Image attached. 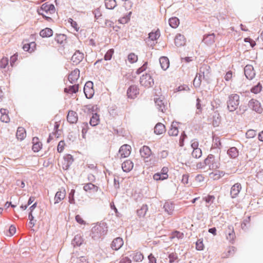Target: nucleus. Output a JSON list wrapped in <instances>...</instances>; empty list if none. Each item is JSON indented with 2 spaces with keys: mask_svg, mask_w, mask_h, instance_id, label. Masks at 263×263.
<instances>
[{
  "mask_svg": "<svg viewBox=\"0 0 263 263\" xmlns=\"http://www.w3.org/2000/svg\"><path fill=\"white\" fill-rule=\"evenodd\" d=\"M107 231V228L104 224H97L92 227L91 229V236L93 239H98L101 236L106 234Z\"/></svg>",
  "mask_w": 263,
  "mask_h": 263,
  "instance_id": "obj_1",
  "label": "nucleus"
},
{
  "mask_svg": "<svg viewBox=\"0 0 263 263\" xmlns=\"http://www.w3.org/2000/svg\"><path fill=\"white\" fill-rule=\"evenodd\" d=\"M239 104V96L237 94H232L229 97L227 101V107L230 111L235 110Z\"/></svg>",
  "mask_w": 263,
  "mask_h": 263,
  "instance_id": "obj_2",
  "label": "nucleus"
},
{
  "mask_svg": "<svg viewBox=\"0 0 263 263\" xmlns=\"http://www.w3.org/2000/svg\"><path fill=\"white\" fill-rule=\"evenodd\" d=\"M140 83L141 85L145 87L149 88L154 85V80L149 74L146 73L142 75L140 79Z\"/></svg>",
  "mask_w": 263,
  "mask_h": 263,
  "instance_id": "obj_3",
  "label": "nucleus"
},
{
  "mask_svg": "<svg viewBox=\"0 0 263 263\" xmlns=\"http://www.w3.org/2000/svg\"><path fill=\"white\" fill-rule=\"evenodd\" d=\"M204 164L211 170H215L219 167V164L215 161L214 155L210 154L204 160Z\"/></svg>",
  "mask_w": 263,
  "mask_h": 263,
  "instance_id": "obj_4",
  "label": "nucleus"
},
{
  "mask_svg": "<svg viewBox=\"0 0 263 263\" xmlns=\"http://www.w3.org/2000/svg\"><path fill=\"white\" fill-rule=\"evenodd\" d=\"M55 11L54 6L52 4H44L42 5L41 9L39 11V13L45 16L43 12L46 13L49 12L50 14L53 13Z\"/></svg>",
  "mask_w": 263,
  "mask_h": 263,
  "instance_id": "obj_5",
  "label": "nucleus"
},
{
  "mask_svg": "<svg viewBox=\"0 0 263 263\" xmlns=\"http://www.w3.org/2000/svg\"><path fill=\"white\" fill-rule=\"evenodd\" d=\"M248 105L250 108L258 113H261L262 111L260 102L255 99H251L249 102Z\"/></svg>",
  "mask_w": 263,
  "mask_h": 263,
  "instance_id": "obj_6",
  "label": "nucleus"
},
{
  "mask_svg": "<svg viewBox=\"0 0 263 263\" xmlns=\"http://www.w3.org/2000/svg\"><path fill=\"white\" fill-rule=\"evenodd\" d=\"M131 147L130 145L125 144L121 146L119 151L120 158H126L130 154Z\"/></svg>",
  "mask_w": 263,
  "mask_h": 263,
  "instance_id": "obj_7",
  "label": "nucleus"
},
{
  "mask_svg": "<svg viewBox=\"0 0 263 263\" xmlns=\"http://www.w3.org/2000/svg\"><path fill=\"white\" fill-rule=\"evenodd\" d=\"M244 72L246 78L249 80L253 79L255 73L253 66L251 65H247L244 68Z\"/></svg>",
  "mask_w": 263,
  "mask_h": 263,
  "instance_id": "obj_8",
  "label": "nucleus"
},
{
  "mask_svg": "<svg viewBox=\"0 0 263 263\" xmlns=\"http://www.w3.org/2000/svg\"><path fill=\"white\" fill-rule=\"evenodd\" d=\"M84 59V54L79 50H77L71 57V61L73 65H78Z\"/></svg>",
  "mask_w": 263,
  "mask_h": 263,
  "instance_id": "obj_9",
  "label": "nucleus"
},
{
  "mask_svg": "<svg viewBox=\"0 0 263 263\" xmlns=\"http://www.w3.org/2000/svg\"><path fill=\"white\" fill-rule=\"evenodd\" d=\"M241 190V185L239 183L234 184L231 189L230 195L232 198L237 197Z\"/></svg>",
  "mask_w": 263,
  "mask_h": 263,
  "instance_id": "obj_10",
  "label": "nucleus"
},
{
  "mask_svg": "<svg viewBox=\"0 0 263 263\" xmlns=\"http://www.w3.org/2000/svg\"><path fill=\"white\" fill-rule=\"evenodd\" d=\"M123 245V240L121 237L115 238L111 243V248L112 250L117 251L120 249Z\"/></svg>",
  "mask_w": 263,
  "mask_h": 263,
  "instance_id": "obj_11",
  "label": "nucleus"
},
{
  "mask_svg": "<svg viewBox=\"0 0 263 263\" xmlns=\"http://www.w3.org/2000/svg\"><path fill=\"white\" fill-rule=\"evenodd\" d=\"M139 94V89L136 85L130 86L127 91V95L128 98L134 99Z\"/></svg>",
  "mask_w": 263,
  "mask_h": 263,
  "instance_id": "obj_12",
  "label": "nucleus"
},
{
  "mask_svg": "<svg viewBox=\"0 0 263 263\" xmlns=\"http://www.w3.org/2000/svg\"><path fill=\"white\" fill-rule=\"evenodd\" d=\"M66 191L65 189H61L58 191L54 196V204H57L63 200L66 196Z\"/></svg>",
  "mask_w": 263,
  "mask_h": 263,
  "instance_id": "obj_13",
  "label": "nucleus"
},
{
  "mask_svg": "<svg viewBox=\"0 0 263 263\" xmlns=\"http://www.w3.org/2000/svg\"><path fill=\"white\" fill-rule=\"evenodd\" d=\"M155 103L157 109L162 112H164L166 110V105L164 101L161 98H155Z\"/></svg>",
  "mask_w": 263,
  "mask_h": 263,
  "instance_id": "obj_14",
  "label": "nucleus"
},
{
  "mask_svg": "<svg viewBox=\"0 0 263 263\" xmlns=\"http://www.w3.org/2000/svg\"><path fill=\"white\" fill-rule=\"evenodd\" d=\"M226 234L227 240L233 243L235 238V234L233 227L231 226H228V230L226 231Z\"/></svg>",
  "mask_w": 263,
  "mask_h": 263,
  "instance_id": "obj_15",
  "label": "nucleus"
},
{
  "mask_svg": "<svg viewBox=\"0 0 263 263\" xmlns=\"http://www.w3.org/2000/svg\"><path fill=\"white\" fill-rule=\"evenodd\" d=\"M80 77V70L76 68L69 74L68 76V80L70 83H75Z\"/></svg>",
  "mask_w": 263,
  "mask_h": 263,
  "instance_id": "obj_16",
  "label": "nucleus"
},
{
  "mask_svg": "<svg viewBox=\"0 0 263 263\" xmlns=\"http://www.w3.org/2000/svg\"><path fill=\"white\" fill-rule=\"evenodd\" d=\"M77 113L74 111L71 110L68 112L67 116V121L70 124L76 123L78 121Z\"/></svg>",
  "mask_w": 263,
  "mask_h": 263,
  "instance_id": "obj_17",
  "label": "nucleus"
},
{
  "mask_svg": "<svg viewBox=\"0 0 263 263\" xmlns=\"http://www.w3.org/2000/svg\"><path fill=\"white\" fill-rule=\"evenodd\" d=\"M133 166L134 163L130 160H127L122 164V168L125 172H129L133 168Z\"/></svg>",
  "mask_w": 263,
  "mask_h": 263,
  "instance_id": "obj_18",
  "label": "nucleus"
},
{
  "mask_svg": "<svg viewBox=\"0 0 263 263\" xmlns=\"http://www.w3.org/2000/svg\"><path fill=\"white\" fill-rule=\"evenodd\" d=\"M203 42L208 45H211L215 42V34L211 33L204 35Z\"/></svg>",
  "mask_w": 263,
  "mask_h": 263,
  "instance_id": "obj_19",
  "label": "nucleus"
},
{
  "mask_svg": "<svg viewBox=\"0 0 263 263\" xmlns=\"http://www.w3.org/2000/svg\"><path fill=\"white\" fill-rule=\"evenodd\" d=\"M140 153L142 157L144 158H147L151 156L152 152L150 148L148 146H143L140 149Z\"/></svg>",
  "mask_w": 263,
  "mask_h": 263,
  "instance_id": "obj_20",
  "label": "nucleus"
},
{
  "mask_svg": "<svg viewBox=\"0 0 263 263\" xmlns=\"http://www.w3.org/2000/svg\"><path fill=\"white\" fill-rule=\"evenodd\" d=\"M185 38L181 34H177L175 38V44L176 46L180 47L185 44Z\"/></svg>",
  "mask_w": 263,
  "mask_h": 263,
  "instance_id": "obj_21",
  "label": "nucleus"
},
{
  "mask_svg": "<svg viewBox=\"0 0 263 263\" xmlns=\"http://www.w3.org/2000/svg\"><path fill=\"white\" fill-rule=\"evenodd\" d=\"M227 154L232 159L236 158L239 155L238 149L235 147H231L227 151Z\"/></svg>",
  "mask_w": 263,
  "mask_h": 263,
  "instance_id": "obj_22",
  "label": "nucleus"
},
{
  "mask_svg": "<svg viewBox=\"0 0 263 263\" xmlns=\"http://www.w3.org/2000/svg\"><path fill=\"white\" fill-rule=\"evenodd\" d=\"M177 122H173L170 129L168 130V134L170 136H176L178 135L179 130L177 127L178 124Z\"/></svg>",
  "mask_w": 263,
  "mask_h": 263,
  "instance_id": "obj_23",
  "label": "nucleus"
},
{
  "mask_svg": "<svg viewBox=\"0 0 263 263\" xmlns=\"http://www.w3.org/2000/svg\"><path fill=\"white\" fill-rule=\"evenodd\" d=\"M32 150L34 152H38L41 148L42 144L41 142L39 141V138L37 137H34L32 139Z\"/></svg>",
  "mask_w": 263,
  "mask_h": 263,
  "instance_id": "obj_24",
  "label": "nucleus"
},
{
  "mask_svg": "<svg viewBox=\"0 0 263 263\" xmlns=\"http://www.w3.org/2000/svg\"><path fill=\"white\" fill-rule=\"evenodd\" d=\"M83 189L86 192L95 193L98 191L99 187L91 183H88L84 184Z\"/></svg>",
  "mask_w": 263,
  "mask_h": 263,
  "instance_id": "obj_25",
  "label": "nucleus"
},
{
  "mask_svg": "<svg viewBox=\"0 0 263 263\" xmlns=\"http://www.w3.org/2000/svg\"><path fill=\"white\" fill-rule=\"evenodd\" d=\"M160 64L162 69L164 70H166L170 65L168 59L166 57H162L159 59Z\"/></svg>",
  "mask_w": 263,
  "mask_h": 263,
  "instance_id": "obj_26",
  "label": "nucleus"
},
{
  "mask_svg": "<svg viewBox=\"0 0 263 263\" xmlns=\"http://www.w3.org/2000/svg\"><path fill=\"white\" fill-rule=\"evenodd\" d=\"M165 132V127L161 123H158L154 128V132L157 135H161Z\"/></svg>",
  "mask_w": 263,
  "mask_h": 263,
  "instance_id": "obj_27",
  "label": "nucleus"
},
{
  "mask_svg": "<svg viewBox=\"0 0 263 263\" xmlns=\"http://www.w3.org/2000/svg\"><path fill=\"white\" fill-rule=\"evenodd\" d=\"M26 136V130L24 128L22 127H19L17 128L16 133V138L20 140H23Z\"/></svg>",
  "mask_w": 263,
  "mask_h": 263,
  "instance_id": "obj_28",
  "label": "nucleus"
},
{
  "mask_svg": "<svg viewBox=\"0 0 263 263\" xmlns=\"http://www.w3.org/2000/svg\"><path fill=\"white\" fill-rule=\"evenodd\" d=\"M224 173L222 171H216L210 173V177L213 180H218L221 177H223Z\"/></svg>",
  "mask_w": 263,
  "mask_h": 263,
  "instance_id": "obj_29",
  "label": "nucleus"
},
{
  "mask_svg": "<svg viewBox=\"0 0 263 263\" xmlns=\"http://www.w3.org/2000/svg\"><path fill=\"white\" fill-rule=\"evenodd\" d=\"M163 208L169 215H172L174 210V205L172 203L166 202L164 204Z\"/></svg>",
  "mask_w": 263,
  "mask_h": 263,
  "instance_id": "obj_30",
  "label": "nucleus"
},
{
  "mask_svg": "<svg viewBox=\"0 0 263 263\" xmlns=\"http://www.w3.org/2000/svg\"><path fill=\"white\" fill-rule=\"evenodd\" d=\"M53 34V31L49 28H46L42 29L40 32V35L43 37H48L52 36Z\"/></svg>",
  "mask_w": 263,
  "mask_h": 263,
  "instance_id": "obj_31",
  "label": "nucleus"
},
{
  "mask_svg": "<svg viewBox=\"0 0 263 263\" xmlns=\"http://www.w3.org/2000/svg\"><path fill=\"white\" fill-rule=\"evenodd\" d=\"M130 256L136 262L142 261L144 258L143 254L139 252H135Z\"/></svg>",
  "mask_w": 263,
  "mask_h": 263,
  "instance_id": "obj_32",
  "label": "nucleus"
},
{
  "mask_svg": "<svg viewBox=\"0 0 263 263\" xmlns=\"http://www.w3.org/2000/svg\"><path fill=\"white\" fill-rule=\"evenodd\" d=\"M100 121L99 116L98 114H92V116L90 118L89 123L92 126H95L97 125Z\"/></svg>",
  "mask_w": 263,
  "mask_h": 263,
  "instance_id": "obj_33",
  "label": "nucleus"
},
{
  "mask_svg": "<svg viewBox=\"0 0 263 263\" xmlns=\"http://www.w3.org/2000/svg\"><path fill=\"white\" fill-rule=\"evenodd\" d=\"M79 85L75 84L72 86H70L67 88L64 89V91L66 93L72 94L76 93L78 91Z\"/></svg>",
  "mask_w": 263,
  "mask_h": 263,
  "instance_id": "obj_34",
  "label": "nucleus"
},
{
  "mask_svg": "<svg viewBox=\"0 0 263 263\" xmlns=\"http://www.w3.org/2000/svg\"><path fill=\"white\" fill-rule=\"evenodd\" d=\"M64 159L66 169H67L73 161V157L70 154H67L64 156Z\"/></svg>",
  "mask_w": 263,
  "mask_h": 263,
  "instance_id": "obj_35",
  "label": "nucleus"
},
{
  "mask_svg": "<svg viewBox=\"0 0 263 263\" xmlns=\"http://www.w3.org/2000/svg\"><path fill=\"white\" fill-rule=\"evenodd\" d=\"M148 210V206L146 204H143L140 209L137 211V214L139 217H144Z\"/></svg>",
  "mask_w": 263,
  "mask_h": 263,
  "instance_id": "obj_36",
  "label": "nucleus"
},
{
  "mask_svg": "<svg viewBox=\"0 0 263 263\" xmlns=\"http://www.w3.org/2000/svg\"><path fill=\"white\" fill-rule=\"evenodd\" d=\"M169 24L173 28H176L179 24V20L176 17H173L169 20Z\"/></svg>",
  "mask_w": 263,
  "mask_h": 263,
  "instance_id": "obj_37",
  "label": "nucleus"
},
{
  "mask_svg": "<svg viewBox=\"0 0 263 263\" xmlns=\"http://www.w3.org/2000/svg\"><path fill=\"white\" fill-rule=\"evenodd\" d=\"M105 5L107 9H112L116 6L117 3L115 0H105Z\"/></svg>",
  "mask_w": 263,
  "mask_h": 263,
  "instance_id": "obj_38",
  "label": "nucleus"
},
{
  "mask_svg": "<svg viewBox=\"0 0 263 263\" xmlns=\"http://www.w3.org/2000/svg\"><path fill=\"white\" fill-rule=\"evenodd\" d=\"M84 92L87 98L90 99L93 97L95 92L93 88L84 87Z\"/></svg>",
  "mask_w": 263,
  "mask_h": 263,
  "instance_id": "obj_39",
  "label": "nucleus"
},
{
  "mask_svg": "<svg viewBox=\"0 0 263 263\" xmlns=\"http://www.w3.org/2000/svg\"><path fill=\"white\" fill-rule=\"evenodd\" d=\"M198 76L197 75L193 81V84L195 87H198L200 85L201 82V78L204 76L200 73H198Z\"/></svg>",
  "mask_w": 263,
  "mask_h": 263,
  "instance_id": "obj_40",
  "label": "nucleus"
},
{
  "mask_svg": "<svg viewBox=\"0 0 263 263\" xmlns=\"http://www.w3.org/2000/svg\"><path fill=\"white\" fill-rule=\"evenodd\" d=\"M83 240L81 238V236L77 235L75 236L74 238L72 240V243L74 245H77L78 246H80L82 244Z\"/></svg>",
  "mask_w": 263,
  "mask_h": 263,
  "instance_id": "obj_41",
  "label": "nucleus"
},
{
  "mask_svg": "<svg viewBox=\"0 0 263 263\" xmlns=\"http://www.w3.org/2000/svg\"><path fill=\"white\" fill-rule=\"evenodd\" d=\"M192 156L195 158H199L202 156V151L200 148H195L192 153Z\"/></svg>",
  "mask_w": 263,
  "mask_h": 263,
  "instance_id": "obj_42",
  "label": "nucleus"
},
{
  "mask_svg": "<svg viewBox=\"0 0 263 263\" xmlns=\"http://www.w3.org/2000/svg\"><path fill=\"white\" fill-rule=\"evenodd\" d=\"M128 60L130 63H134L138 60V56L134 53H130L128 55Z\"/></svg>",
  "mask_w": 263,
  "mask_h": 263,
  "instance_id": "obj_43",
  "label": "nucleus"
},
{
  "mask_svg": "<svg viewBox=\"0 0 263 263\" xmlns=\"http://www.w3.org/2000/svg\"><path fill=\"white\" fill-rule=\"evenodd\" d=\"M114 52V50L113 49H110L108 50L104 55V60L105 61H108L111 60Z\"/></svg>",
  "mask_w": 263,
  "mask_h": 263,
  "instance_id": "obj_44",
  "label": "nucleus"
},
{
  "mask_svg": "<svg viewBox=\"0 0 263 263\" xmlns=\"http://www.w3.org/2000/svg\"><path fill=\"white\" fill-rule=\"evenodd\" d=\"M159 36L160 33L159 31H156L155 32H152L149 33V38L152 41L156 40Z\"/></svg>",
  "mask_w": 263,
  "mask_h": 263,
  "instance_id": "obj_45",
  "label": "nucleus"
},
{
  "mask_svg": "<svg viewBox=\"0 0 263 263\" xmlns=\"http://www.w3.org/2000/svg\"><path fill=\"white\" fill-rule=\"evenodd\" d=\"M261 85L259 83L256 85H255V86L251 88V92L256 94L258 93L261 91Z\"/></svg>",
  "mask_w": 263,
  "mask_h": 263,
  "instance_id": "obj_46",
  "label": "nucleus"
},
{
  "mask_svg": "<svg viewBox=\"0 0 263 263\" xmlns=\"http://www.w3.org/2000/svg\"><path fill=\"white\" fill-rule=\"evenodd\" d=\"M8 59L7 58H3L0 61V67L2 68H5L8 64Z\"/></svg>",
  "mask_w": 263,
  "mask_h": 263,
  "instance_id": "obj_47",
  "label": "nucleus"
},
{
  "mask_svg": "<svg viewBox=\"0 0 263 263\" xmlns=\"http://www.w3.org/2000/svg\"><path fill=\"white\" fill-rule=\"evenodd\" d=\"M246 135L247 138H253L256 136V132L253 129L248 130L247 132Z\"/></svg>",
  "mask_w": 263,
  "mask_h": 263,
  "instance_id": "obj_48",
  "label": "nucleus"
},
{
  "mask_svg": "<svg viewBox=\"0 0 263 263\" xmlns=\"http://www.w3.org/2000/svg\"><path fill=\"white\" fill-rule=\"evenodd\" d=\"M163 175L162 174H161L160 173H157L154 175L153 179L156 181L164 180L167 179V178H163Z\"/></svg>",
  "mask_w": 263,
  "mask_h": 263,
  "instance_id": "obj_49",
  "label": "nucleus"
},
{
  "mask_svg": "<svg viewBox=\"0 0 263 263\" xmlns=\"http://www.w3.org/2000/svg\"><path fill=\"white\" fill-rule=\"evenodd\" d=\"M82 137L83 138H85V134H86L87 132L88 129V124L87 123H83L82 125Z\"/></svg>",
  "mask_w": 263,
  "mask_h": 263,
  "instance_id": "obj_50",
  "label": "nucleus"
},
{
  "mask_svg": "<svg viewBox=\"0 0 263 263\" xmlns=\"http://www.w3.org/2000/svg\"><path fill=\"white\" fill-rule=\"evenodd\" d=\"M75 191L74 190H71L70 193L69 194V202L71 204L74 203V194Z\"/></svg>",
  "mask_w": 263,
  "mask_h": 263,
  "instance_id": "obj_51",
  "label": "nucleus"
},
{
  "mask_svg": "<svg viewBox=\"0 0 263 263\" xmlns=\"http://www.w3.org/2000/svg\"><path fill=\"white\" fill-rule=\"evenodd\" d=\"M66 39V36L64 34H59L55 38V41L59 43H62L63 41Z\"/></svg>",
  "mask_w": 263,
  "mask_h": 263,
  "instance_id": "obj_52",
  "label": "nucleus"
},
{
  "mask_svg": "<svg viewBox=\"0 0 263 263\" xmlns=\"http://www.w3.org/2000/svg\"><path fill=\"white\" fill-rule=\"evenodd\" d=\"M76 263H88V261L86 257L81 256L76 259Z\"/></svg>",
  "mask_w": 263,
  "mask_h": 263,
  "instance_id": "obj_53",
  "label": "nucleus"
},
{
  "mask_svg": "<svg viewBox=\"0 0 263 263\" xmlns=\"http://www.w3.org/2000/svg\"><path fill=\"white\" fill-rule=\"evenodd\" d=\"M68 22L71 24V26L75 29L76 31H78L79 27L76 22L74 21L71 18H69Z\"/></svg>",
  "mask_w": 263,
  "mask_h": 263,
  "instance_id": "obj_54",
  "label": "nucleus"
},
{
  "mask_svg": "<svg viewBox=\"0 0 263 263\" xmlns=\"http://www.w3.org/2000/svg\"><path fill=\"white\" fill-rule=\"evenodd\" d=\"M147 63L145 62L141 67L139 68L136 71L138 74H140L143 71H145L147 68Z\"/></svg>",
  "mask_w": 263,
  "mask_h": 263,
  "instance_id": "obj_55",
  "label": "nucleus"
},
{
  "mask_svg": "<svg viewBox=\"0 0 263 263\" xmlns=\"http://www.w3.org/2000/svg\"><path fill=\"white\" fill-rule=\"evenodd\" d=\"M168 170L167 167H163L160 173L162 174L163 176V178H168Z\"/></svg>",
  "mask_w": 263,
  "mask_h": 263,
  "instance_id": "obj_56",
  "label": "nucleus"
},
{
  "mask_svg": "<svg viewBox=\"0 0 263 263\" xmlns=\"http://www.w3.org/2000/svg\"><path fill=\"white\" fill-rule=\"evenodd\" d=\"M203 244L202 241L198 240L196 243V248L198 250H202L203 249Z\"/></svg>",
  "mask_w": 263,
  "mask_h": 263,
  "instance_id": "obj_57",
  "label": "nucleus"
},
{
  "mask_svg": "<svg viewBox=\"0 0 263 263\" xmlns=\"http://www.w3.org/2000/svg\"><path fill=\"white\" fill-rule=\"evenodd\" d=\"M64 145L65 143L64 141H61L59 142L57 147V150L59 153H61L63 151Z\"/></svg>",
  "mask_w": 263,
  "mask_h": 263,
  "instance_id": "obj_58",
  "label": "nucleus"
},
{
  "mask_svg": "<svg viewBox=\"0 0 263 263\" xmlns=\"http://www.w3.org/2000/svg\"><path fill=\"white\" fill-rule=\"evenodd\" d=\"M170 263L174 262L178 258L176 254L171 253L168 256Z\"/></svg>",
  "mask_w": 263,
  "mask_h": 263,
  "instance_id": "obj_59",
  "label": "nucleus"
},
{
  "mask_svg": "<svg viewBox=\"0 0 263 263\" xmlns=\"http://www.w3.org/2000/svg\"><path fill=\"white\" fill-rule=\"evenodd\" d=\"M256 177L257 179L262 181L263 180V170H260L257 172Z\"/></svg>",
  "mask_w": 263,
  "mask_h": 263,
  "instance_id": "obj_60",
  "label": "nucleus"
},
{
  "mask_svg": "<svg viewBox=\"0 0 263 263\" xmlns=\"http://www.w3.org/2000/svg\"><path fill=\"white\" fill-rule=\"evenodd\" d=\"M0 119L2 122H5V123H8L10 121V118H9L8 114L1 115Z\"/></svg>",
  "mask_w": 263,
  "mask_h": 263,
  "instance_id": "obj_61",
  "label": "nucleus"
},
{
  "mask_svg": "<svg viewBox=\"0 0 263 263\" xmlns=\"http://www.w3.org/2000/svg\"><path fill=\"white\" fill-rule=\"evenodd\" d=\"M188 180H189L188 175H187V174L183 175L182 177V180H181L182 182L184 184H187L189 183Z\"/></svg>",
  "mask_w": 263,
  "mask_h": 263,
  "instance_id": "obj_62",
  "label": "nucleus"
},
{
  "mask_svg": "<svg viewBox=\"0 0 263 263\" xmlns=\"http://www.w3.org/2000/svg\"><path fill=\"white\" fill-rule=\"evenodd\" d=\"M149 263H156V258L152 254L148 255Z\"/></svg>",
  "mask_w": 263,
  "mask_h": 263,
  "instance_id": "obj_63",
  "label": "nucleus"
},
{
  "mask_svg": "<svg viewBox=\"0 0 263 263\" xmlns=\"http://www.w3.org/2000/svg\"><path fill=\"white\" fill-rule=\"evenodd\" d=\"M120 263H132V261L128 257H125L121 259Z\"/></svg>",
  "mask_w": 263,
  "mask_h": 263,
  "instance_id": "obj_64",
  "label": "nucleus"
}]
</instances>
